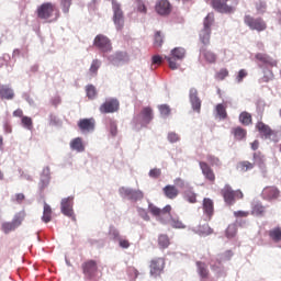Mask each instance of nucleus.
<instances>
[{
    "mask_svg": "<svg viewBox=\"0 0 281 281\" xmlns=\"http://www.w3.org/2000/svg\"><path fill=\"white\" fill-rule=\"evenodd\" d=\"M42 221L44 223H49L52 221V206H49L47 203H44Z\"/></svg>",
    "mask_w": 281,
    "mask_h": 281,
    "instance_id": "obj_37",
    "label": "nucleus"
},
{
    "mask_svg": "<svg viewBox=\"0 0 281 281\" xmlns=\"http://www.w3.org/2000/svg\"><path fill=\"white\" fill-rule=\"evenodd\" d=\"M232 135H234V138L237 139V142H243L245 137H247V130L237 126L232 130Z\"/></svg>",
    "mask_w": 281,
    "mask_h": 281,
    "instance_id": "obj_28",
    "label": "nucleus"
},
{
    "mask_svg": "<svg viewBox=\"0 0 281 281\" xmlns=\"http://www.w3.org/2000/svg\"><path fill=\"white\" fill-rule=\"evenodd\" d=\"M233 256H234V252L232 250H226L224 254H222L220 256L218 265H221V262H225L227 260H232Z\"/></svg>",
    "mask_w": 281,
    "mask_h": 281,
    "instance_id": "obj_48",
    "label": "nucleus"
},
{
    "mask_svg": "<svg viewBox=\"0 0 281 281\" xmlns=\"http://www.w3.org/2000/svg\"><path fill=\"white\" fill-rule=\"evenodd\" d=\"M110 133L112 137L117 135V123H115V121H110Z\"/></svg>",
    "mask_w": 281,
    "mask_h": 281,
    "instance_id": "obj_58",
    "label": "nucleus"
},
{
    "mask_svg": "<svg viewBox=\"0 0 281 281\" xmlns=\"http://www.w3.org/2000/svg\"><path fill=\"white\" fill-rule=\"evenodd\" d=\"M189 98L193 111H196V113H201V99L199 98V90H196V88L190 89Z\"/></svg>",
    "mask_w": 281,
    "mask_h": 281,
    "instance_id": "obj_17",
    "label": "nucleus"
},
{
    "mask_svg": "<svg viewBox=\"0 0 281 281\" xmlns=\"http://www.w3.org/2000/svg\"><path fill=\"white\" fill-rule=\"evenodd\" d=\"M155 11L159 14V16H170L172 13V4L168 0H157Z\"/></svg>",
    "mask_w": 281,
    "mask_h": 281,
    "instance_id": "obj_12",
    "label": "nucleus"
},
{
    "mask_svg": "<svg viewBox=\"0 0 281 281\" xmlns=\"http://www.w3.org/2000/svg\"><path fill=\"white\" fill-rule=\"evenodd\" d=\"M149 177L151 179H159L161 177V169H158V168L150 169Z\"/></svg>",
    "mask_w": 281,
    "mask_h": 281,
    "instance_id": "obj_55",
    "label": "nucleus"
},
{
    "mask_svg": "<svg viewBox=\"0 0 281 281\" xmlns=\"http://www.w3.org/2000/svg\"><path fill=\"white\" fill-rule=\"evenodd\" d=\"M37 16L38 19L47 20L52 19V16H56L58 19V8H56V4L52 2H44L37 8Z\"/></svg>",
    "mask_w": 281,
    "mask_h": 281,
    "instance_id": "obj_3",
    "label": "nucleus"
},
{
    "mask_svg": "<svg viewBox=\"0 0 281 281\" xmlns=\"http://www.w3.org/2000/svg\"><path fill=\"white\" fill-rule=\"evenodd\" d=\"M101 65H102V61H100V59L92 60L89 69L90 76H98V69H100Z\"/></svg>",
    "mask_w": 281,
    "mask_h": 281,
    "instance_id": "obj_40",
    "label": "nucleus"
},
{
    "mask_svg": "<svg viewBox=\"0 0 281 281\" xmlns=\"http://www.w3.org/2000/svg\"><path fill=\"white\" fill-rule=\"evenodd\" d=\"M82 273L87 280H95L98 276V261L90 259L81 265Z\"/></svg>",
    "mask_w": 281,
    "mask_h": 281,
    "instance_id": "obj_9",
    "label": "nucleus"
},
{
    "mask_svg": "<svg viewBox=\"0 0 281 281\" xmlns=\"http://www.w3.org/2000/svg\"><path fill=\"white\" fill-rule=\"evenodd\" d=\"M238 232V227L236 224H229L228 227L226 228V236L227 238H234Z\"/></svg>",
    "mask_w": 281,
    "mask_h": 281,
    "instance_id": "obj_44",
    "label": "nucleus"
},
{
    "mask_svg": "<svg viewBox=\"0 0 281 281\" xmlns=\"http://www.w3.org/2000/svg\"><path fill=\"white\" fill-rule=\"evenodd\" d=\"M239 122L243 126H249V124H252L251 114L249 112H241L239 114Z\"/></svg>",
    "mask_w": 281,
    "mask_h": 281,
    "instance_id": "obj_36",
    "label": "nucleus"
},
{
    "mask_svg": "<svg viewBox=\"0 0 281 281\" xmlns=\"http://www.w3.org/2000/svg\"><path fill=\"white\" fill-rule=\"evenodd\" d=\"M256 162H249L248 160H243L237 164V170L239 172H247L254 170Z\"/></svg>",
    "mask_w": 281,
    "mask_h": 281,
    "instance_id": "obj_29",
    "label": "nucleus"
},
{
    "mask_svg": "<svg viewBox=\"0 0 281 281\" xmlns=\"http://www.w3.org/2000/svg\"><path fill=\"white\" fill-rule=\"evenodd\" d=\"M12 201H13V203L21 204V203H23V201H25V194L18 193V194L14 195V198H12Z\"/></svg>",
    "mask_w": 281,
    "mask_h": 281,
    "instance_id": "obj_60",
    "label": "nucleus"
},
{
    "mask_svg": "<svg viewBox=\"0 0 281 281\" xmlns=\"http://www.w3.org/2000/svg\"><path fill=\"white\" fill-rule=\"evenodd\" d=\"M183 199L188 203H192V204L198 203L196 193L192 189H188L183 192Z\"/></svg>",
    "mask_w": 281,
    "mask_h": 281,
    "instance_id": "obj_33",
    "label": "nucleus"
},
{
    "mask_svg": "<svg viewBox=\"0 0 281 281\" xmlns=\"http://www.w3.org/2000/svg\"><path fill=\"white\" fill-rule=\"evenodd\" d=\"M166 269V258L156 257L149 262V273L151 278H160Z\"/></svg>",
    "mask_w": 281,
    "mask_h": 281,
    "instance_id": "obj_5",
    "label": "nucleus"
},
{
    "mask_svg": "<svg viewBox=\"0 0 281 281\" xmlns=\"http://www.w3.org/2000/svg\"><path fill=\"white\" fill-rule=\"evenodd\" d=\"M269 238L273 243H280L281 241V227L277 226L268 232Z\"/></svg>",
    "mask_w": 281,
    "mask_h": 281,
    "instance_id": "obj_30",
    "label": "nucleus"
},
{
    "mask_svg": "<svg viewBox=\"0 0 281 281\" xmlns=\"http://www.w3.org/2000/svg\"><path fill=\"white\" fill-rule=\"evenodd\" d=\"M254 159H255V164H259V166H261V164H265V156L260 153H255Z\"/></svg>",
    "mask_w": 281,
    "mask_h": 281,
    "instance_id": "obj_57",
    "label": "nucleus"
},
{
    "mask_svg": "<svg viewBox=\"0 0 281 281\" xmlns=\"http://www.w3.org/2000/svg\"><path fill=\"white\" fill-rule=\"evenodd\" d=\"M162 192L167 199H177L179 196V189H177L176 186L172 184H167L164 189Z\"/></svg>",
    "mask_w": 281,
    "mask_h": 281,
    "instance_id": "obj_24",
    "label": "nucleus"
},
{
    "mask_svg": "<svg viewBox=\"0 0 281 281\" xmlns=\"http://www.w3.org/2000/svg\"><path fill=\"white\" fill-rule=\"evenodd\" d=\"M201 54L205 60V63H207L209 65H214L216 64V60H218V56L216 55V53L203 47L201 48Z\"/></svg>",
    "mask_w": 281,
    "mask_h": 281,
    "instance_id": "obj_20",
    "label": "nucleus"
},
{
    "mask_svg": "<svg viewBox=\"0 0 281 281\" xmlns=\"http://www.w3.org/2000/svg\"><path fill=\"white\" fill-rule=\"evenodd\" d=\"M165 58L169 64V68L172 70L179 69V64H177V60H183V58H186V48L176 47L171 50L170 56H166Z\"/></svg>",
    "mask_w": 281,
    "mask_h": 281,
    "instance_id": "obj_6",
    "label": "nucleus"
},
{
    "mask_svg": "<svg viewBox=\"0 0 281 281\" xmlns=\"http://www.w3.org/2000/svg\"><path fill=\"white\" fill-rule=\"evenodd\" d=\"M136 8L138 12H142V14H146V12H148L146 4L142 0H136Z\"/></svg>",
    "mask_w": 281,
    "mask_h": 281,
    "instance_id": "obj_53",
    "label": "nucleus"
},
{
    "mask_svg": "<svg viewBox=\"0 0 281 281\" xmlns=\"http://www.w3.org/2000/svg\"><path fill=\"white\" fill-rule=\"evenodd\" d=\"M221 195L223 196L226 205H234L236 201H240V199L245 198V194H243L240 189L234 190L229 184L224 186V188L221 190Z\"/></svg>",
    "mask_w": 281,
    "mask_h": 281,
    "instance_id": "obj_1",
    "label": "nucleus"
},
{
    "mask_svg": "<svg viewBox=\"0 0 281 281\" xmlns=\"http://www.w3.org/2000/svg\"><path fill=\"white\" fill-rule=\"evenodd\" d=\"M206 3L215 10V12H220L221 14H234L236 12V4L233 1V4H227L229 0H205Z\"/></svg>",
    "mask_w": 281,
    "mask_h": 281,
    "instance_id": "obj_2",
    "label": "nucleus"
},
{
    "mask_svg": "<svg viewBox=\"0 0 281 281\" xmlns=\"http://www.w3.org/2000/svg\"><path fill=\"white\" fill-rule=\"evenodd\" d=\"M60 5L63 8V12L67 14V12H69V8H71V0H61Z\"/></svg>",
    "mask_w": 281,
    "mask_h": 281,
    "instance_id": "obj_56",
    "label": "nucleus"
},
{
    "mask_svg": "<svg viewBox=\"0 0 281 281\" xmlns=\"http://www.w3.org/2000/svg\"><path fill=\"white\" fill-rule=\"evenodd\" d=\"M199 166L206 181L214 183L216 181V173H214V169H212V167H210L205 161H200Z\"/></svg>",
    "mask_w": 281,
    "mask_h": 281,
    "instance_id": "obj_15",
    "label": "nucleus"
},
{
    "mask_svg": "<svg viewBox=\"0 0 281 281\" xmlns=\"http://www.w3.org/2000/svg\"><path fill=\"white\" fill-rule=\"evenodd\" d=\"M216 113L220 120H227V110L225 109V105H223V103L216 105Z\"/></svg>",
    "mask_w": 281,
    "mask_h": 281,
    "instance_id": "obj_41",
    "label": "nucleus"
},
{
    "mask_svg": "<svg viewBox=\"0 0 281 281\" xmlns=\"http://www.w3.org/2000/svg\"><path fill=\"white\" fill-rule=\"evenodd\" d=\"M154 45L156 47H161V45H164V35H161L160 31H157L154 35Z\"/></svg>",
    "mask_w": 281,
    "mask_h": 281,
    "instance_id": "obj_46",
    "label": "nucleus"
},
{
    "mask_svg": "<svg viewBox=\"0 0 281 281\" xmlns=\"http://www.w3.org/2000/svg\"><path fill=\"white\" fill-rule=\"evenodd\" d=\"M0 98L2 100H14V90L10 86L1 85L0 86Z\"/></svg>",
    "mask_w": 281,
    "mask_h": 281,
    "instance_id": "obj_23",
    "label": "nucleus"
},
{
    "mask_svg": "<svg viewBox=\"0 0 281 281\" xmlns=\"http://www.w3.org/2000/svg\"><path fill=\"white\" fill-rule=\"evenodd\" d=\"M229 76V70L227 68H221L216 74H215V80H225Z\"/></svg>",
    "mask_w": 281,
    "mask_h": 281,
    "instance_id": "obj_45",
    "label": "nucleus"
},
{
    "mask_svg": "<svg viewBox=\"0 0 281 281\" xmlns=\"http://www.w3.org/2000/svg\"><path fill=\"white\" fill-rule=\"evenodd\" d=\"M86 93L89 100H95V98L98 97V90L93 85L86 86Z\"/></svg>",
    "mask_w": 281,
    "mask_h": 281,
    "instance_id": "obj_38",
    "label": "nucleus"
},
{
    "mask_svg": "<svg viewBox=\"0 0 281 281\" xmlns=\"http://www.w3.org/2000/svg\"><path fill=\"white\" fill-rule=\"evenodd\" d=\"M49 167L44 168L38 183L40 190H44L49 186Z\"/></svg>",
    "mask_w": 281,
    "mask_h": 281,
    "instance_id": "obj_25",
    "label": "nucleus"
},
{
    "mask_svg": "<svg viewBox=\"0 0 281 281\" xmlns=\"http://www.w3.org/2000/svg\"><path fill=\"white\" fill-rule=\"evenodd\" d=\"M256 128L260 133V135H263L266 139H270V137H273L276 135V132L271 130V127L267 124H265L262 121L257 122Z\"/></svg>",
    "mask_w": 281,
    "mask_h": 281,
    "instance_id": "obj_18",
    "label": "nucleus"
},
{
    "mask_svg": "<svg viewBox=\"0 0 281 281\" xmlns=\"http://www.w3.org/2000/svg\"><path fill=\"white\" fill-rule=\"evenodd\" d=\"M212 228L210 227V225H203L200 226L199 228V233L201 234V236H210V234H212Z\"/></svg>",
    "mask_w": 281,
    "mask_h": 281,
    "instance_id": "obj_51",
    "label": "nucleus"
},
{
    "mask_svg": "<svg viewBox=\"0 0 281 281\" xmlns=\"http://www.w3.org/2000/svg\"><path fill=\"white\" fill-rule=\"evenodd\" d=\"M173 182L177 188H186V181L181 178H177Z\"/></svg>",
    "mask_w": 281,
    "mask_h": 281,
    "instance_id": "obj_64",
    "label": "nucleus"
},
{
    "mask_svg": "<svg viewBox=\"0 0 281 281\" xmlns=\"http://www.w3.org/2000/svg\"><path fill=\"white\" fill-rule=\"evenodd\" d=\"M256 10L259 14H265V12L267 11V2L265 1L257 2Z\"/></svg>",
    "mask_w": 281,
    "mask_h": 281,
    "instance_id": "obj_52",
    "label": "nucleus"
},
{
    "mask_svg": "<svg viewBox=\"0 0 281 281\" xmlns=\"http://www.w3.org/2000/svg\"><path fill=\"white\" fill-rule=\"evenodd\" d=\"M78 127L81 133H92V131H95V119H81L78 122Z\"/></svg>",
    "mask_w": 281,
    "mask_h": 281,
    "instance_id": "obj_16",
    "label": "nucleus"
},
{
    "mask_svg": "<svg viewBox=\"0 0 281 281\" xmlns=\"http://www.w3.org/2000/svg\"><path fill=\"white\" fill-rule=\"evenodd\" d=\"M206 159L211 166H221V159H218L216 156L207 155Z\"/></svg>",
    "mask_w": 281,
    "mask_h": 281,
    "instance_id": "obj_54",
    "label": "nucleus"
},
{
    "mask_svg": "<svg viewBox=\"0 0 281 281\" xmlns=\"http://www.w3.org/2000/svg\"><path fill=\"white\" fill-rule=\"evenodd\" d=\"M234 216L236 218H247V216H249V212H247V211H235Z\"/></svg>",
    "mask_w": 281,
    "mask_h": 281,
    "instance_id": "obj_62",
    "label": "nucleus"
},
{
    "mask_svg": "<svg viewBox=\"0 0 281 281\" xmlns=\"http://www.w3.org/2000/svg\"><path fill=\"white\" fill-rule=\"evenodd\" d=\"M160 115H162L164 117H168V115L170 114V105L168 104H161L158 106Z\"/></svg>",
    "mask_w": 281,
    "mask_h": 281,
    "instance_id": "obj_50",
    "label": "nucleus"
},
{
    "mask_svg": "<svg viewBox=\"0 0 281 281\" xmlns=\"http://www.w3.org/2000/svg\"><path fill=\"white\" fill-rule=\"evenodd\" d=\"M1 229L4 234H10V232L16 229V226L12 222H4L2 223Z\"/></svg>",
    "mask_w": 281,
    "mask_h": 281,
    "instance_id": "obj_43",
    "label": "nucleus"
},
{
    "mask_svg": "<svg viewBox=\"0 0 281 281\" xmlns=\"http://www.w3.org/2000/svg\"><path fill=\"white\" fill-rule=\"evenodd\" d=\"M214 25V13H209L203 21V30H212Z\"/></svg>",
    "mask_w": 281,
    "mask_h": 281,
    "instance_id": "obj_39",
    "label": "nucleus"
},
{
    "mask_svg": "<svg viewBox=\"0 0 281 281\" xmlns=\"http://www.w3.org/2000/svg\"><path fill=\"white\" fill-rule=\"evenodd\" d=\"M251 214L255 216H265V206L260 203L255 204Z\"/></svg>",
    "mask_w": 281,
    "mask_h": 281,
    "instance_id": "obj_42",
    "label": "nucleus"
},
{
    "mask_svg": "<svg viewBox=\"0 0 281 281\" xmlns=\"http://www.w3.org/2000/svg\"><path fill=\"white\" fill-rule=\"evenodd\" d=\"M168 140L171 143V144H175L177 142H179V134L175 133V132H171L168 134Z\"/></svg>",
    "mask_w": 281,
    "mask_h": 281,
    "instance_id": "obj_61",
    "label": "nucleus"
},
{
    "mask_svg": "<svg viewBox=\"0 0 281 281\" xmlns=\"http://www.w3.org/2000/svg\"><path fill=\"white\" fill-rule=\"evenodd\" d=\"M22 125L24 126V128H27L29 131H32V128H34L32 117L29 116H22Z\"/></svg>",
    "mask_w": 281,
    "mask_h": 281,
    "instance_id": "obj_47",
    "label": "nucleus"
},
{
    "mask_svg": "<svg viewBox=\"0 0 281 281\" xmlns=\"http://www.w3.org/2000/svg\"><path fill=\"white\" fill-rule=\"evenodd\" d=\"M247 76H248L247 70L240 69L236 77L237 82H243V80H245V78H247Z\"/></svg>",
    "mask_w": 281,
    "mask_h": 281,
    "instance_id": "obj_59",
    "label": "nucleus"
},
{
    "mask_svg": "<svg viewBox=\"0 0 281 281\" xmlns=\"http://www.w3.org/2000/svg\"><path fill=\"white\" fill-rule=\"evenodd\" d=\"M149 212L153 216H157L161 223H168L171 217L172 206L166 205L164 209H159L153 204H149Z\"/></svg>",
    "mask_w": 281,
    "mask_h": 281,
    "instance_id": "obj_7",
    "label": "nucleus"
},
{
    "mask_svg": "<svg viewBox=\"0 0 281 281\" xmlns=\"http://www.w3.org/2000/svg\"><path fill=\"white\" fill-rule=\"evenodd\" d=\"M158 246L160 249H168L170 247V237L166 234H161L158 236Z\"/></svg>",
    "mask_w": 281,
    "mask_h": 281,
    "instance_id": "obj_35",
    "label": "nucleus"
},
{
    "mask_svg": "<svg viewBox=\"0 0 281 281\" xmlns=\"http://www.w3.org/2000/svg\"><path fill=\"white\" fill-rule=\"evenodd\" d=\"M170 225L173 227V229H186V225L179 220L171 218Z\"/></svg>",
    "mask_w": 281,
    "mask_h": 281,
    "instance_id": "obj_49",
    "label": "nucleus"
},
{
    "mask_svg": "<svg viewBox=\"0 0 281 281\" xmlns=\"http://www.w3.org/2000/svg\"><path fill=\"white\" fill-rule=\"evenodd\" d=\"M196 267H198V273L200 278H202L203 280H207V278H210V270L207 269V266L205 265V262L198 261Z\"/></svg>",
    "mask_w": 281,
    "mask_h": 281,
    "instance_id": "obj_26",
    "label": "nucleus"
},
{
    "mask_svg": "<svg viewBox=\"0 0 281 281\" xmlns=\"http://www.w3.org/2000/svg\"><path fill=\"white\" fill-rule=\"evenodd\" d=\"M121 194H125V196H128L132 201H142L144 199V192L140 190H133V189H121Z\"/></svg>",
    "mask_w": 281,
    "mask_h": 281,
    "instance_id": "obj_19",
    "label": "nucleus"
},
{
    "mask_svg": "<svg viewBox=\"0 0 281 281\" xmlns=\"http://www.w3.org/2000/svg\"><path fill=\"white\" fill-rule=\"evenodd\" d=\"M100 113H117L120 111V101L117 99H108L99 108Z\"/></svg>",
    "mask_w": 281,
    "mask_h": 281,
    "instance_id": "obj_10",
    "label": "nucleus"
},
{
    "mask_svg": "<svg viewBox=\"0 0 281 281\" xmlns=\"http://www.w3.org/2000/svg\"><path fill=\"white\" fill-rule=\"evenodd\" d=\"M199 36H200V41H201L202 45H210L212 30L202 29Z\"/></svg>",
    "mask_w": 281,
    "mask_h": 281,
    "instance_id": "obj_32",
    "label": "nucleus"
},
{
    "mask_svg": "<svg viewBox=\"0 0 281 281\" xmlns=\"http://www.w3.org/2000/svg\"><path fill=\"white\" fill-rule=\"evenodd\" d=\"M256 60L262 63V65H269L270 67H278V61L271 58L267 54L258 53L255 55Z\"/></svg>",
    "mask_w": 281,
    "mask_h": 281,
    "instance_id": "obj_22",
    "label": "nucleus"
},
{
    "mask_svg": "<svg viewBox=\"0 0 281 281\" xmlns=\"http://www.w3.org/2000/svg\"><path fill=\"white\" fill-rule=\"evenodd\" d=\"M244 23L255 32H265L267 30V22L262 18H254L251 15L244 16Z\"/></svg>",
    "mask_w": 281,
    "mask_h": 281,
    "instance_id": "obj_4",
    "label": "nucleus"
},
{
    "mask_svg": "<svg viewBox=\"0 0 281 281\" xmlns=\"http://www.w3.org/2000/svg\"><path fill=\"white\" fill-rule=\"evenodd\" d=\"M139 117L142 119L143 122L148 124L150 120H153V109L150 108H144L139 114Z\"/></svg>",
    "mask_w": 281,
    "mask_h": 281,
    "instance_id": "obj_34",
    "label": "nucleus"
},
{
    "mask_svg": "<svg viewBox=\"0 0 281 281\" xmlns=\"http://www.w3.org/2000/svg\"><path fill=\"white\" fill-rule=\"evenodd\" d=\"M26 213L25 211L18 212L12 220V224L16 226V228L21 227L23 225V221H25Z\"/></svg>",
    "mask_w": 281,
    "mask_h": 281,
    "instance_id": "obj_31",
    "label": "nucleus"
},
{
    "mask_svg": "<svg viewBox=\"0 0 281 281\" xmlns=\"http://www.w3.org/2000/svg\"><path fill=\"white\" fill-rule=\"evenodd\" d=\"M70 148L71 150H76L77 153H85V143L82 142V138H74L70 142Z\"/></svg>",
    "mask_w": 281,
    "mask_h": 281,
    "instance_id": "obj_27",
    "label": "nucleus"
},
{
    "mask_svg": "<svg viewBox=\"0 0 281 281\" xmlns=\"http://www.w3.org/2000/svg\"><path fill=\"white\" fill-rule=\"evenodd\" d=\"M60 210L64 216L76 220L74 215V196L64 198L60 202Z\"/></svg>",
    "mask_w": 281,
    "mask_h": 281,
    "instance_id": "obj_11",
    "label": "nucleus"
},
{
    "mask_svg": "<svg viewBox=\"0 0 281 281\" xmlns=\"http://www.w3.org/2000/svg\"><path fill=\"white\" fill-rule=\"evenodd\" d=\"M262 196L268 201H272V199H278V196H280V190L276 187H266L262 190Z\"/></svg>",
    "mask_w": 281,
    "mask_h": 281,
    "instance_id": "obj_21",
    "label": "nucleus"
},
{
    "mask_svg": "<svg viewBox=\"0 0 281 281\" xmlns=\"http://www.w3.org/2000/svg\"><path fill=\"white\" fill-rule=\"evenodd\" d=\"M112 10H113V23L117 32H122L124 30V11L120 7V3L112 0Z\"/></svg>",
    "mask_w": 281,
    "mask_h": 281,
    "instance_id": "obj_8",
    "label": "nucleus"
},
{
    "mask_svg": "<svg viewBox=\"0 0 281 281\" xmlns=\"http://www.w3.org/2000/svg\"><path fill=\"white\" fill-rule=\"evenodd\" d=\"M93 45L94 47H98V49H101V52L105 53L113 49V46L111 45V40L102 34H99L94 37Z\"/></svg>",
    "mask_w": 281,
    "mask_h": 281,
    "instance_id": "obj_13",
    "label": "nucleus"
},
{
    "mask_svg": "<svg viewBox=\"0 0 281 281\" xmlns=\"http://www.w3.org/2000/svg\"><path fill=\"white\" fill-rule=\"evenodd\" d=\"M202 211L205 218L212 221V216H214V200L204 198L202 201Z\"/></svg>",
    "mask_w": 281,
    "mask_h": 281,
    "instance_id": "obj_14",
    "label": "nucleus"
},
{
    "mask_svg": "<svg viewBox=\"0 0 281 281\" xmlns=\"http://www.w3.org/2000/svg\"><path fill=\"white\" fill-rule=\"evenodd\" d=\"M119 246L122 249H128V247H131V241H128V239H119Z\"/></svg>",
    "mask_w": 281,
    "mask_h": 281,
    "instance_id": "obj_63",
    "label": "nucleus"
}]
</instances>
